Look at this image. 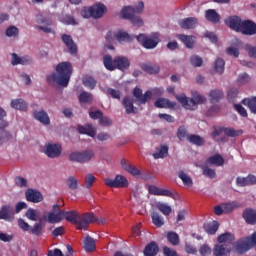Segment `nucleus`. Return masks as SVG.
<instances>
[{"label":"nucleus","instance_id":"nucleus-1","mask_svg":"<svg viewBox=\"0 0 256 256\" xmlns=\"http://www.w3.org/2000/svg\"><path fill=\"white\" fill-rule=\"evenodd\" d=\"M73 75V65L71 62H61L56 66V72L47 76V83L49 85H60V87H67Z\"/></svg>","mask_w":256,"mask_h":256},{"label":"nucleus","instance_id":"nucleus-2","mask_svg":"<svg viewBox=\"0 0 256 256\" xmlns=\"http://www.w3.org/2000/svg\"><path fill=\"white\" fill-rule=\"evenodd\" d=\"M63 219H66L69 223L76 225V229H78V231H87V227H89V224L93 222L94 216L93 213L79 215V212L72 210L62 212V220Z\"/></svg>","mask_w":256,"mask_h":256},{"label":"nucleus","instance_id":"nucleus-3","mask_svg":"<svg viewBox=\"0 0 256 256\" xmlns=\"http://www.w3.org/2000/svg\"><path fill=\"white\" fill-rule=\"evenodd\" d=\"M103 65L107 71H115V69H118V71H127L131 67V61L125 56H116L113 59L111 55H104Z\"/></svg>","mask_w":256,"mask_h":256},{"label":"nucleus","instance_id":"nucleus-4","mask_svg":"<svg viewBox=\"0 0 256 256\" xmlns=\"http://www.w3.org/2000/svg\"><path fill=\"white\" fill-rule=\"evenodd\" d=\"M143 9H145L143 1H140L136 7L125 6L121 10V17L122 19H128V21H131L132 25L135 27H142L143 19L135 14L137 13V15H141V13H143Z\"/></svg>","mask_w":256,"mask_h":256},{"label":"nucleus","instance_id":"nucleus-5","mask_svg":"<svg viewBox=\"0 0 256 256\" xmlns=\"http://www.w3.org/2000/svg\"><path fill=\"white\" fill-rule=\"evenodd\" d=\"M93 157H95L93 150L74 151L69 154V161L85 165V163H89Z\"/></svg>","mask_w":256,"mask_h":256},{"label":"nucleus","instance_id":"nucleus-6","mask_svg":"<svg viewBox=\"0 0 256 256\" xmlns=\"http://www.w3.org/2000/svg\"><path fill=\"white\" fill-rule=\"evenodd\" d=\"M134 37L137 39L138 43L142 44L144 49H155L161 41L159 36H147V34H139Z\"/></svg>","mask_w":256,"mask_h":256},{"label":"nucleus","instance_id":"nucleus-7","mask_svg":"<svg viewBox=\"0 0 256 256\" xmlns=\"http://www.w3.org/2000/svg\"><path fill=\"white\" fill-rule=\"evenodd\" d=\"M148 193L158 197H170L171 199H174V201L179 199V194L177 192H173L169 189L159 188L155 185L148 186Z\"/></svg>","mask_w":256,"mask_h":256},{"label":"nucleus","instance_id":"nucleus-8","mask_svg":"<svg viewBox=\"0 0 256 256\" xmlns=\"http://www.w3.org/2000/svg\"><path fill=\"white\" fill-rule=\"evenodd\" d=\"M44 153L49 159H57L63 153V146L59 143L49 142L45 144Z\"/></svg>","mask_w":256,"mask_h":256},{"label":"nucleus","instance_id":"nucleus-9","mask_svg":"<svg viewBox=\"0 0 256 256\" xmlns=\"http://www.w3.org/2000/svg\"><path fill=\"white\" fill-rule=\"evenodd\" d=\"M133 97H135L136 105H145L147 101H151V98L153 97V92H151V90H148L143 94V90L139 87H136L133 90Z\"/></svg>","mask_w":256,"mask_h":256},{"label":"nucleus","instance_id":"nucleus-10","mask_svg":"<svg viewBox=\"0 0 256 256\" xmlns=\"http://www.w3.org/2000/svg\"><path fill=\"white\" fill-rule=\"evenodd\" d=\"M105 185L111 187L112 189H120L129 187V181L123 175H117L115 179L107 178L105 180Z\"/></svg>","mask_w":256,"mask_h":256},{"label":"nucleus","instance_id":"nucleus-11","mask_svg":"<svg viewBox=\"0 0 256 256\" xmlns=\"http://www.w3.org/2000/svg\"><path fill=\"white\" fill-rule=\"evenodd\" d=\"M225 25L232 29V31H236V33H241V29L243 27V20L239 16H230L225 20Z\"/></svg>","mask_w":256,"mask_h":256},{"label":"nucleus","instance_id":"nucleus-12","mask_svg":"<svg viewBox=\"0 0 256 256\" xmlns=\"http://www.w3.org/2000/svg\"><path fill=\"white\" fill-rule=\"evenodd\" d=\"M0 219L13 221V219H15V208L10 204L3 205L0 208Z\"/></svg>","mask_w":256,"mask_h":256},{"label":"nucleus","instance_id":"nucleus-13","mask_svg":"<svg viewBox=\"0 0 256 256\" xmlns=\"http://www.w3.org/2000/svg\"><path fill=\"white\" fill-rule=\"evenodd\" d=\"M25 195L26 201L30 203H41V201H43V194L37 190L29 188L26 190Z\"/></svg>","mask_w":256,"mask_h":256},{"label":"nucleus","instance_id":"nucleus-14","mask_svg":"<svg viewBox=\"0 0 256 256\" xmlns=\"http://www.w3.org/2000/svg\"><path fill=\"white\" fill-rule=\"evenodd\" d=\"M242 35H256V24L251 20H244L240 30Z\"/></svg>","mask_w":256,"mask_h":256},{"label":"nucleus","instance_id":"nucleus-15","mask_svg":"<svg viewBox=\"0 0 256 256\" xmlns=\"http://www.w3.org/2000/svg\"><path fill=\"white\" fill-rule=\"evenodd\" d=\"M236 185L238 187H247L249 185H256V176L253 174H250L246 177H237Z\"/></svg>","mask_w":256,"mask_h":256},{"label":"nucleus","instance_id":"nucleus-16","mask_svg":"<svg viewBox=\"0 0 256 256\" xmlns=\"http://www.w3.org/2000/svg\"><path fill=\"white\" fill-rule=\"evenodd\" d=\"M199 25V19L195 17L184 18L179 21L181 29H195Z\"/></svg>","mask_w":256,"mask_h":256},{"label":"nucleus","instance_id":"nucleus-17","mask_svg":"<svg viewBox=\"0 0 256 256\" xmlns=\"http://www.w3.org/2000/svg\"><path fill=\"white\" fill-rule=\"evenodd\" d=\"M77 131L80 135H88V137H95L97 129L92 124L78 125Z\"/></svg>","mask_w":256,"mask_h":256},{"label":"nucleus","instance_id":"nucleus-18","mask_svg":"<svg viewBox=\"0 0 256 256\" xmlns=\"http://www.w3.org/2000/svg\"><path fill=\"white\" fill-rule=\"evenodd\" d=\"M6 127H9V122L3 119L0 120V145H3V143L11 139V133L4 130Z\"/></svg>","mask_w":256,"mask_h":256},{"label":"nucleus","instance_id":"nucleus-19","mask_svg":"<svg viewBox=\"0 0 256 256\" xmlns=\"http://www.w3.org/2000/svg\"><path fill=\"white\" fill-rule=\"evenodd\" d=\"M231 253V246L227 244H216L213 248L214 256H228Z\"/></svg>","mask_w":256,"mask_h":256},{"label":"nucleus","instance_id":"nucleus-20","mask_svg":"<svg viewBox=\"0 0 256 256\" xmlns=\"http://www.w3.org/2000/svg\"><path fill=\"white\" fill-rule=\"evenodd\" d=\"M61 39H62L64 45H66V47H68L69 52L72 55H75L77 53V44H75V42L73 41V37H71V35L63 34L61 36Z\"/></svg>","mask_w":256,"mask_h":256},{"label":"nucleus","instance_id":"nucleus-21","mask_svg":"<svg viewBox=\"0 0 256 256\" xmlns=\"http://www.w3.org/2000/svg\"><path fill=\"white\" fill-rule=\"evenodd\" d=\"M251 249V246L247 241H237L233 246V251L236 255H243Z\"/></svg>","mask_w":256,"mask_h":256},{"label":"nucleus","instance_id":"nucleus-22","mask_svg":"<svg viewBox=\"0 0 256 256\" xmlns=\"http://www.w3.org/2000/svg\"><path fill=\"white\" fill-rule=\"evenodd\" d=\"M155 107L158 109H175L177 107L176 102H172L169 99L165 98H159L158 100L155 101L154 103Z\"/></svg>","mask_w":256,"mask_h":256},{"label":"nucleus","instance_id":"nucleus-23","mask_svg":"<svg viewBox=\"0 0 256 256\" xmlns=\"http://www.w3.org/2000/svg\"><path fill=\"white\" fill-rule=\"evenodd\" d=\"M91 9L94 19H101V17L107 13V7L102 3L91 6Z\"/></svg>","mask_w":256,"mask_h":256},{"label":"nucleus","instance_id":"nucleus-24","mask_svg":"<svg viewBox=\"0 0 256 256\" xmlns=\"http://www.w3.org/2000/svg\"><path fill=\"white\" fill-rule=\"evenodd\" d=\"M144 256H157L159 254V245L157 242L152 241L147 244L143 250Z\"/></svg>","mask_w":256,"mask_h":256},{"label":"nucleus","instance_id":"nucleus-25","mask_svg":"<svg viewBox=\"0 0 256 256\" xmlns=\"http://www.w3.org/2000/svg\"><path fill=\"white\" fill-rule=\"evenodd\" d=\"M33 117L34 119H36V121H39V123H42V125H49V123H51L49 114H47L45 110L34 111Z\"/></svg>","mask_w":256,"mask_h":256},{"label":"nucleus","instance_id":"nucleus-26","mask_svg":"<svg viewBox=\"0 0 256 256\" xmlns=\"http://www.w3.org/2000/svg\"><path fill=\"white\" fill-rule=\"evenodd\" d=\"M121 167L124 171H127V173H130V175H133L134 177L141 175V171L137 169V167L131 165V163L126 159L121 160Z\"/></svg>","mask_w":256,"mask_h":256},{"label":"nucleus","instance_id":"nucleus-27","mask_svg":"<svg viewBox=\"0 0 256 256\" xmlns=\"http://www.w3.org/2000/svg\"><path fill=\"white\" fill-rule=\"evenodd\" d=\"M207 165H214V167H223L225 165V159L221 154H214L206 160Z\"/></svg>","mask_w":256,"mask_h":256},{"label":"nucleus","instance_id":"nucleus-28","mask_svg":"<svg viewBox=\"0 0 256 256\" xmlns=\"http://www.w3.org/2000/svg\"><path fill=\"white\" fill-rule=\"evenodd\" d=\"M43 220L46 221V223H61L62 220V212L55 214L54 212H46L43 215Z\"/></svg>","mask_w":256,"mask_h":256},{"label":"nucleus","instance_id":"nucleus-29","mask_svg":"<svg viewBox=\"0 0 256 256\" xmlns=\"http://www.w3.org/2000/svg\"><path fill=\"white\" fill-rule=\"evenodd\" d=\"M243 218H244V221H246V223H248V225H256V211L255 210H253L251 208H247L243 212Z\"/></svg>","mask_w":256,"mask_h":256},{"label":"nucleus","instance_id":"nucleus-30","mask_svg":"<svg viewBox=\"0 0 256 256\" xmlns=\"http://www.w3.org/2000/svg\"><path fill=\"white\" fill-rule=\"evenodd\" d=\"M189 103H190V106H188V109L190 111H195L199 103H205V98H203V96H201V94L199 93H194L192 98H190Z\"/></svg>","mask_w":256,"mask_h":256},{"label":"nucleus","instance_id":"nucleus-31","mask_svg":"<svg viewBox=\"0 0 256 256\" xmlns=\"http://www.w3.org/2000/svg\"><path fill=\"white\" fill-rule=\"evenodd\" d=\"M122 104L123 107L126 109L127 115H131V113H137V108L133 105V99L131 97H124Z\"/></svg>","mask_w":256,"mask_h":256},{"label":"nucleus","instance_id":"nucleus-32","mask_svg":"<svg viewBox=\"0 0 256 256\" xmlns=\"http://www.w3.org/2000/svg\"><path fill=\"white\" fill-rule=\"evenodd\" d=\"M10 107H12V109H16L17 111L26 112L29 106L25 100L18 98L11 101Z\"/></svg>","mask_w":256,"mask_h":256},{"label":"nucleus","instance_id":"nucleus-33","mask_svg":"<svg viewBox=\"0 0 256 256\" xmlns=\"http://www.w3.org/2000/svg\"><path fill=\"white\" fill-rule=\"evenodd\" d=\"M205 17L210 23L217 24L221 21V16L215 9L206 10Z\"/></svg>","mask_w":256,"mask_h":256},{"label":"nucleus","instance_id":"nucleus-34","mask_svg":"<svg viewBox=\"0 0 256 256\" xmlns=\"http://www.w3.org/2000/svg\"><path fill=\"white\" fill-rule=\"evenodd\" d=\"M178 39L184 43L187 49H193L195 45V36H187L185 34H179Z\"/></svg>","mask_w":256,"mask_h":256},{"label":"nucleus","instance_id":"nucleus-35","mask_svg":"<svg viewBox=\"0 0 256 256\" xmlns=\"http://www.w3.org/2000/svg\"><path fill=\"white\" fill-rule=\"evenodd\" d=\"M141 69L142 71H145V73H148L149 75H157V73L161 71V68L158 65H152V64H142Z\"/></svg>","mask_w":256,"mask_h":256},{"label":"nucleus","instance_id":"nucleus-36","mask_svg":"<svg viewBox=\"0 0 256 256\" xmlns=\"http://www.w3.org/2000/svg\"><path fill=\"white\" fill-rule=\"evenodd\" d=\"M39 221L40 222L35 223L33 226H30L29 233L35 237H41V235H43V224L41 223V219H39Z\"/></svg>","mask_w":256,"mask_h":256},{"label":"nucleus","instance_id":"nucleus-37","mask_svg":"<svg viewBox=\"0 0 256 256\" xmlns=\"http://www.w3.org/2000/svg\"><path fill=\"white\" fill-rule=\"evenodd\" d=\"M40 23H42L43 26H36L39 31H43L44 33H53V30L51 29L52 21L47 18H42L40 20Z\"/></svg>","mask_w":256,"mask_h":256},{"label":"nucleus","instance_id":"nucleus-38","mask_svg":"<svg viewBox=\"0 0 256 256\" xmlns=\"http://www.w3.org/2000/svg\"><path fill=\"white\" fill-rule=\"evenodd\" d=\"M114 37L118 43H130V41H132L129 33L123 31H118L116 34H114Z\"/></svg>","mask_w":256,"mask_h":256},{"label":"nucleus","instance_id":"nucleus-39","mask_svg":"<svg viewBox=\"0 0 256 256\" xmlns=\"http://www.w3.org/2000/svg\"><path fill=\"white\" fill-rule=\"evenodd\" d=\"M187 140L189 141V143L197 145L198 147L205 145V139H203V137L199 135L190 134L187 136Z\"/></svg>","mask_w":256,"mask_h":256},{"label":"nucleus","instance_id":"nucleus-40","mask_svg":"<svg viewBox=\"0 0 256 256\" xmlns=\"http://www.w3.org/2000/svg\"><path fill=\"white\" fill-rule=\"evenodd\" d=\"M217 241L218 243H228L229 245H231V243L235 241V235H233L230 232H226L224 234L219 235Z\"/></svg>","mask_w":256,"mask_h":256},{"label":"nucleus","instance_id":"nucleus-41","mask_svg":"<svg viewBox=\"0 0 256 256\" xmlns=\"http://www.w3.org/2000/svg\"><path fill=\"white\" fill-rule=\"evenodd\" d=\"M242 105H245L246 107H248L251 111V113L256 114V97H252V98H244L241 101Z\"/></svg>","mask_w":256,"mask_h":256},{"label":"nucleus","instance_id":"nucleus-42","mask_svg":"<svg viewBox=\"0 0 256 256\" xmlns=\"http://www.w3.org/2000/svg\"><path fill=\"white\" fill-rule=\"evenodd\" d=\"M222 207H224V213L229 214V213H233L235 209H239L241 205L239 204V202L233 201V202L222 204Z\"/></svg>","mask_w":256,"mask_h":256},{"label":"nucleus","instance_id":"nucleus-43","mask_svg":"<svg viewBox=\"0 0 256 256\" xmlns=\"http://www.w3.org/2000/svg\"><path fill=\"white\" fill-rule=\"evenodd\" d=\"M177 175L183 182V185L186 187H193V179H191L190 176L185 173V171H179Z\"/></svg>","mask_w":256,"mask_h":256},{"label":"nucleus","instance_id":"nucleus-44","mask_svg":"<svg viewBox=\"0 0 256 256\" xmlns=\"http://www.w3.org/2000/svg\"><path fill=\"white\" fill-rule=\"evenodd\" d=\"M166 238H167V241L171 245H174V246L179 245V243L181 241L179 238V234H177V232H173V231L167 232Z\"/></svg>","mask_w":256,"mask_h":256},{"label":"nucleus","instance_id":"nucleus-45","mask_svg":"<svg viewBox=\"0 0 256 256\" xmlns=\"http://www.w3.org/2000/svg\"><path fill=\"white\" fill-rule=\"evenodd\" d=\"M84 249L87 253L95 251V240L91 236H86L84 240Z\"/></svg>","mask_w":256,"mask_h":256},{"label":"nucleus","instance_id":"nucleus-46","mask_svg":"<svg viewBox=\"0 0 256 256\" xmlns=\"http://www.w3.org/2000/svg\"><path fill=\"white\" fill-rule=\"evenodd\" d=\"M169 155V147L168 146H160L159 149L153 154L154 159H164Z\"/></svg>","mask_w":256,"mask_h":256},{"label":"nucleus","instance_id":"nucleus-47","mask_svg":"<svg viewBox=\"0 0 256 256\" xmlns=\"http://www.w3.org/2000/svg\"><path fill=\"white\" fill-rule=\"evenodd\" d=\"M211 103H219L223 99V91L221 90H212L209 93Z\"/></svg>","mask_w":256,"mask_h":256},{"label":"nucleus","instance_id":"nucleus-48","mask_svg":"<svg viewBox=\"0 0 256 256\" xmlns=\"http://www.w3.org/2000/svg\"><path fill=\"white\" fill-rule=\"evenodd\" d=\"M79 103H92L93 101V94L91 92L83 91L78 96Z\"/></svg>","mask_w":256,"mask_h":256},{"label":"nucleus","instance_id":"nucleus-49","mask_svg":"<svg viewBox=\"0 0 256 256\" xmlns=\"http://www.w3.org/2000/svg\"><path fill=\"white\" fill-rule=\"evenodd\" d=\"M151 217L152 223L155 225V227H163L165 225V220H163V217L159 215V213L153 212Z\"/></svg>","mask_w":256,"mask_h":256},{"label":"nucleus","instance_id":"nucleus-50","mask_svg":"<svg viewBox=\"0 0 256 256\" xmlns=\"http://www.w3.org/2000/svg\"><path fill=\"white\" fill-rule=\"evenodd\" d=\"M204 229L208 235H215L219 230V222L214 221L213 223L204 226Z\"/></svg>","mask_w":256,"mask_h":256},{"label":"nucleus","instance_id":"nucleus-51","mask_svg":"<svg viewBox=\"0 0 256 256\" xmlns=\"http://www.w3.org/2000/svg\"><path fill=\"white\" fill-rule=\"evenodd\" d=\"M214 69L216 73H219V75H223V73H225V60L221 58L216 59L214 63Z\"/></svg>","mask_w":256,"mask_h":256},{"label":"nucleus","instance_id":"nucleus-52","mask_svg":"<svg viewBox=\"0 0 256 256\" xmlns=\"http://www.w3.org/2000/svg\"><path fill=\"white\" fill-rule=\"evenodd\" d=\"M83 85L84 87H88V89H94L97 87V80L92 76H85L83 78Z\"/></svg>","mask_w":256,"mask_h":256},{"label":"nucleus","instance_id":"nucleus-53","mask_svg":"<svg viewBox=\"0 0 256 256\" xmlns=\"http://www.w3.org/2000/svg\"><path fill=\"white\" fill-rule=\"evenodd\" d=\"M31 60L23 57H18L16 53L12 54V65H27Z\"/></svg>","mask_w":256,"mask_h":256},{"label":"nucleus","instance_id":"nucleus-54","mask_svg":"<svg viewBox=\"0 0 256 256\" xmlns=\"http://www.w3.org/2000/svg\"><path fill=\"white\" fill-rule=\"evenodd\" d=\"M157 209H158V211H160V213H162L163 215H166V217H169L171 215V211H173L171 206H169L165 203H159L157 205Z\"/></svg>","mask_w":256,"mask_h":256},{"label":"nucleus","instance_id":"nucleus-55","mask_svg":"<svg viewBox=\"0 0 256 256\" xmlns=\"http://www.w3.org/2000/svg\"><path fill=\"white\" fill-rule=\"evenodd\" d=\"M176 99L182 106H184L185 109H189V107H191V103L189 102L191 101V98H188L185 94L176 95Z\"/></svg>","mask_w":256,"mask_h":256},{"label":"nucleus","instance_id":"nucleus-56","mask_svg":"<svg viewBox=\"0 0 256 256\" xmlns=\"http://www.w3.org/2000/svg\"><path fill=\"white\" fill-rule=\"evenodd\" d=\"M26 217L27 219H29L30 221H39V211L35 210L33 208H29L26 211Z\"/></svg>","mask_w":256,"mask_h":256},{"label":"nucleus","instance_id":"nucleus-57","mask_svg":"<svg viewBox=\"0 0 256 256\" xmlns=\"http://www.w3.org/2000/svg\"><path fill=\"white\" fill-rule=\"evenodd\" d=\"M202 173L205 175V177H209L210 179H215V177H217V172H215V169H211L209 166H203Z\"/></svg>","mask_w":256,"mask_h":256},{"label":"nucleus","instance_id":"nucleus-58","mask_svg":"<svg viewBox=\"0 0 256 256\" xmlns=\"http://www.w3.org/2000/svg\"><path fill=\"white\" fill-rule=\"evenodd\" d=\"M66 184L69 187V189H72V191H75L79 187V182L77 181V178L70 176L66 180Z\"/></svg>","mask_w":256,"mask_h":256},{"label":"nucleus","instance_id":"nucleus-59","mask_svg":"<svg viewBox=\"0 0 256 256\" xmlns=\"http://www.w3.org/2000/svg\"><path fill=\"white\" fill-rule=\"evenodd\" d=\"M95 181H97V178L93 174L86 175L84 182L86 189H91Z\"/></svg>","mask_w":256,"mask_h":256},{"label":"nucleus","instance_id":"nucleus-60","mask_svg":"<svg viewBox=\"0 0 256 256\" xmlns=\"http://www.w3.org/2000/svg\"><path fill=\"white\" fill-rule=\"evenodd\" d=\"M224 134L226 135V137H239V135H241V133H243V131H237L233 128H224L223 129Z\"/></svg>","mask_w":256,"mask_h":256},{"label":"nucleus","instance_id":"nucleus-61","mask_svg":"<svg viewBox=\"0 0 256 256\" xmlns=\"http://www.w3.org/2000/svg\"><path fill=\"white\" fill-rule=\"evenodd\" d=\"M106 95H110L112 99H121V91L113 89V88H108L106 91H104Z\"/></svg>","mask_w":256,"mask_h":256},{"label":"nucleus","instance_id":"nucleus-62","mask_svg":"<svg viewBox=\"0 0 256 256\" xmlns=\"http://www.w3.org/2000/svg\"><path fill=\"white\" fill-rule=\"evenodd\" d=\"M190 63L193 67H201V65H203V58L198 55H192L190 57Z\"/></svg>","mask_w":256,"mask_h":256},{"label":"nucleus","instance_id":"nucleus-63","mask_svg":"<svg viewBox=\"0 0 256 256\" xmlns=\"http://www.w3.org/2000/svg\"><path fill=\"white\" fill-rule=\"evenodd\" d=\"M212 252L213 250H211V247L207 244H203L199 247V253L201 256H209Z\"/></svg>","mask_w":256,"mask_h":256},{"label":"nucleus","instance_id":"nucleus-64","mask_svg":"<svg viewBox=\"0 0 256 256\" xmlns=\"http://www.w3.org/2000/svg\"><path fill=\"white\" fill-rule=\"evenodd\" d=\"M163 254L164 256H179V254H177V251L175 249H172L167 246L163 247Z\"/></svg>","mask_w":256,"mask_h":256}]
</instances>
